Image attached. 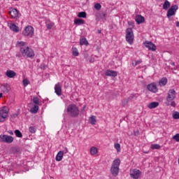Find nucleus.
I'll return each mask as SVG.
<instances>
[{"mask_svg":"<svg viewBox=\"0 0 179 179\" xmlns=\"http://www.w3.org/2000/svg\"><path fill=\"white\" fill-rule=\"evenodd\" d=\"M10 29L13 31H15V33L19 32V27L16 26V24H10Z\"/></svg>","mask_w":179,"mask_h":179,"instance_id":"nucleus-21","label":"nucleus"},{"mask_svg":"<svg viewBox=\"0 0 179 179\" xmlns=\"http://www.w3.org/2000/svg\"><path fill=\"white\" fill-rule=\"evenodd\" d=\"M73 55L74 57H78V55H79V51L78 50V48H73Z\"/></svg>","mask_w":179,"mask_h":179,"instance_id":"nucleus-32","label":"nucleus"},{"mask_svg":"<svg viewBox=\"0 0 179 179\" xmlns=\"http://www.w3.org/2000/svg\"><path fill=\"white\" fill-rule=\"evenodd\" d=\"M22 83H23L24 86H27V85H29L30 83V81H29V80H27V79H24L22 80Z\"/></svg>","mask_w":179,"mask_h":179,"instance_id":"nucleus-42","label":"nucleus"},{"mask_svg":"<svg viewBox=\"0 0 179 179\" xmlns=\"http://www.w3.org/2000/svg\"><path fill=\"white\" fill-rule=\"evenodd\" d=\"M20 52L25 58H34V51H33V49L29 48V46L20 48Z\"/></svg>","mask_w":179,"mask_h":179,"instance_id":"nucleus-4","label":"nucleus"},{"mask_svg":"<svg viewBox=\"0 0 179 179\" xmlns=\"http://www.w3.org/2000/svg\"><path fill=\"white\" fill-rule=\"evenodd\" d=\"M169 8H170V2L166 0L163 4V9L167 10Z\"/></svg>","mask_w":179,"mask_h":179,"instance_id":"nucleus-27","label":"nucleus"},{"mask_svg":"<svg viewBox=\"0 0 179 179\" xmlns=\"http://www.w3.org/2000/svg\"><path fill=\"white\" fill-rule=\"evenodd\" d=\"M126 41L130 44L134 43V31L132 28H128L126 30Z\"/></svg>","mask_w":179,"mask_h":179,"instance_id":"nucleus-5","label":"nucleus"},{"mask_svg":"<svg viewBox=\"0 0 179 179\" xmlns=\"http://www.w3.org/2000/svg\"><path fill=\"white\" fill-rule=\"evenodd\" d=\"M134 95H132V96H131V99H134Z\"/></svg>","mask_w":179,"mask_h":179,"instance_id":"nucleus-51","label":"nucleus"},{"mask_svg":"<svg viewBox=\"0 0 179 179\" xmlns=\"http://www.w3.org/2000/svg\"><path fill=\"white\" fill-rule=\"evenodd\" d=\"M145 46L146 47V48H148V50H150L151 51H156L157 50L156 45H155L152 42H149V41L145 42Z\"/></svg>","mask_w":179,"mask_h":179,"instance_id":"nucleus-15","label":"nucleus"},{"mask_svg":"<svg viewBox=\"0 0 179 179\" xmlns=\"http://www.w3.org/2000/svg\"><path fill=\"white\" fill-rule=\"evenodd\" d=\"M176 26H177V27H179V22H176Z\"/></svg>","mask_w":179,"mask_h":179,"instance_id":"nucleus-48","label":"nucleus"},{"mask_svg":"<svg viewBox=\"0 0 179 179\" xmlns=\"http://www.w3.org/2000/svg\"><path fill=\"white\" fill-rule=\"evenodd\" d=\"M106 76H112L113 78H115L118 74L117 71L113 70H107L105 73Z\"/></svg>","mask_w":179,"mask_h":179,"instance_id":"nucleus-17","label":"nucleus"},{"mask_svg":"<svg viewBox=\"0 0 179 179\" xmlns=\"http://www.w3.org/2000/svg\"><path fill=\"white\" fill-rule=\"evenodd\" d=\"M17 45L18 47H20V48H24L27 47V45L26 44V43L23 41L17 42Z\"/></svg>","mask_w":179,"mask_h":179,"instance_id":"nucleus-28","label":"nucleus"},{"mask_svg":"<svg viewBox=\"0 0 179 179\" xmlns=\"http://www.w3.org/2000/svg\"><path fill=\"white\" fill-rule=\"evenodd\" d=\"M140 64H142V59H141L139 60L135 61L134 66H136V65H139Z\"/></svg>","mask_w":179,"mask_h":179,"instance_id":"nucleus-44","label":"nucleus"},{"mask_svg":"<svg viewBox=\"0 0 179 179\" xmlns=\"http://www.w3.org/2000/svg\"><path fill=\"white\" fill-rule=\"evenodd\" d=\"M132 65H133V66H135V61H134V62H132Z\"/></svg>","mask_w":179,"mask_h":179,"instance_id":"nucleus-49","label":"nucleus"},{"mask_svg":"<svg viewBox=\"0 0 179 179\" xmlns=\"http://www.w3.org/2000/svg\"><path fill=\"white\" fill-rule=\"evenodd\" d=\"M78 17H86V12H80L78 13Z\"/></svg>","mask_w":179,"mask_h":179,"instance_id":"nucleus-34","label":"nucleus"},{"mask_svg":"<svg viewBox=\"0 0 179 179\" xmlns=\"http://www.w3.org/2000/svg\"><path fill=\"white\" fill-rule=\"evenodd\" d=\"M31 113H32L33 114H37L38 111V106L37 105H34L33 106L32 108H31L30 110Z\"/></svg>","mask_w":179,"mask_h":179,"instance_id":"nucleus-25","label":"nucleus"},{"mask_svg":"<svg viewBox=\"0 0 179 179\" xmlns=\"http://www.w3.org/2000/svg\"><path fill=\"white\" fill-rule=\"evenodd\" d=\"M177 9H178V6H172L167 12V17H171V16H174V15H176Z\"/></svg>","mask_w":179,"mask_h":179,"instance_id":"nucleus-10","label":"nucleus"},{"mask_svg":"<svg viewBox=\"0 0 179 179\" xmlns=\"http://www.w3.org/2000/svg\"><path fill=\"white\" fill-rule=\"evenodd\" d=\"M9 14L13 17V19L19 17V11L16 8H11L9 11Z\"/></svg>","mask_w":179,"mask_h":179,"instance_id":"nucleus-16","label":"nucleus"},{"mask_svg":"<svg viewBox=\"0 0 179 179\" xmlns=\"http://www.w3.org/2000/svg\"><path fill=\"white\" fill-rule=\"evenodd\" d=\"M8 113H9V109L8 107L4 106L0 110V122H4L5 120H6V117H8Z\"/></svg>","mask_w":179,"mask_h":179,"instance_id":"nucleus-7","label":"nucleus"},{"mask_svg":"<svg viewBox=\"0 0 179 179\" xmlns=\"http://www.w3.org/2000/svg\"><path fill=\"white\" fill-rule=\"evenodd\" d=\"M14 134H15L17 138H23V134H22V132L19 129L15 130Z\"/></svg>","mask_w":179,"mask_h":179,"instance_id":"nucleus-26","label":"nucleus"},{"mask_svg":"<svg viewBox=\"0 0 179 179\" xmlns=\"http://www.w3.org/2000/svg\"><path fill=\"white\" fill-rule=\"evenodd\" d=\"M115 148H116L117 152H121V145H120V143H115Z\"/></svg>","mask_w":179,"mask_h":179,"instance_id":"nucleus-38","label":"nucleus"},{"mask_svg":"<svg viewBox=\"0 0 179 179\" xmlns=\"http://www.w3.org/2000/svg\"><path fill=\"white\" fill-rule=\"evenodd\" d=\"M98 33H101V31H98Z\"/></svg>","mask_w":179,"mask_h":179,"instance_id":"nucleus-52","label":"nucleus"},{"mask_svg":"<svg viewBox=\"0 0 179 179\" xmlns=\"http://www.w3.org/2000/svg\"><path fill=\"white\" fill-rule=\"evenodd\" d=\"M173 117L174 118V120H178L179 119V113L178 112L173 113Z\"/></svg>","mask_w":179,"mask_h":179,"instance_id":"nucleus-40","label":"nucleus"},{"mask_svg":"<svg viewBox=\"0 0 179 179\" xmlns=\"http://www.w3.org/2000/svg\"><path fill=\"white\" fill-rule=\"evenodd\" d=\"M0 90L2 93H4V94H8V93L10 92V85L8 83L1 85L0 86Z\"/></svg>","mask_w":179,"mask_h":179,"instance_id":"nucleus-11","label":"nucleus"},{"mask_svg":"<svg viewBox=\"0 0 179 179\" xmlns=\"http://www.w3.org/2000/svg\"><path fill=\"white\" fill-rule=\"evenodd\" d=\"M74 24H77L78 26H80V24H85V20L82 19H76L74 20Z\"/></svg>","mask_w":179,"mask_h":179,"instance_id":"nucleus-24","label":"nucleus"},{"mask_svg":"<svg viewBox=\"0 0 179 179\" xmlns=\"http://www.w3.org/2000/svg\"><path fill=\"white\" fill-rule=\"evenodd\" d=\"M2 97V92H0V99Z\"/></svg>","mask_w":179,"mask_h":179,"instance_id":"nucleus-50","label":"nucleus"},{"mask_svg":"<svg viewBox=\"0 0 179 179\" xmlns=\"http://www.w3.org/2000/svg\"><path fill=\"white\" fill-rule=\"evenodd\" d=\"M67 114L70 117L76 118L79 117L80 111L79 108L76 104H70L67 106Z\"/></svg>","mask_w":179,"mask_h":179,"instance_id":"nucleus-1","label":"nucleus"},{"mask_svg":"<svg viewBox=\"0 0 179 179\" xmlns=\"http://www.w3.org/2000/svg\"><path fill=\"white\" fill-rule=\"evenodd\" d=\"M13 118H17V113L13 114Z\"/></svg>","mask_w":179,"mask_h":179,"instance_id":"nucleus-46","label":"nucleus"},{"mask_svg":"<svg viewBox=\"0 0 179 179\" xmlns=\"http://www.w3.org/2000/svg\"><path fill=\"white\" fill-rule=\"evenodd\" d=\"M47 29H48V30H51V29H52V27H54V23L53 22H49L47 24Z\"/></svg>","mask_w":179,"mask_h":179,"instance_id":"nucleus-35","label":"nucleus"},{"mask_svg":"<svg viewBox=\"0 0 179 179\" xmlns=\"http://www.w3.org/2000/svg\"><path fill=\"white\" fill-rule=\"evenodd\" d=\"M97 148H96V147H92L91 148H90V153H91V155H96V154H97Z\"/></svg>","mask_w":179,"mask_h":179,"instance_id":"nucleus-29","label":"nucleus"},{"mask_svg":"<svg viewBox=\"0 0 179 179\" xmlns=\"http://www.w3.org/2000/svg\"><path fill=\"white\" fill-rule=\"evenodd\" d=\"M120 164H121V161L120 159H115L110 167V173L113 177H117L120 173Z\"/></svg>","mask_w":179,"mask_h":179,"instance_id":"nucleus-3","label":"nucleus"},{"mask_svg":"<svg viewBox=\"0 0 179 179\" xmlns=\"http://www.w3.org/2000/svg\"><path fill=\"white\" fill-rule=\"evenodd\" d=\"M90 124H92V125H94L96 122V116H92L90 118Z\"/></svg>","mask_w":179,"mask_h":179,"instance_id":"nucleus-31","label":"nucleus"},{"mask_svg":"<svg viewBox=\"0 0 179 179\" xmlns=\"http://www.w3.org/2000/svg\"><path fill=\"white\" fill-rule=\"evenodd\" d=\"M173 139L176 141V142H179V134H176L175 136H173Z\"/></svg>","mask_w":179,"mask_h":179,"instance_id":"nucleus-43","label":"nucleus"},{"mask_svg":"<svg viewBox=\"0 0 179 179\" xmlns=\"http://www.w3.org/2000/svg\"><path fill=\"white\" fill-rule=\"evenodd\" d=\"M8 133L10 134V135H13V131L12 130H9L8 131Z\"/></svg>","mask_w":179,"mask_h":179,"instance_id":"nucleus-45","label":"nucleus"},{"mask_svg":"<svg viewBox=\"0 0 179 179\" xmlns=\"http://www.w3.org/2000/svg\"><path fill=\"white\" fill-rule=\"evenodd\" d=\"M89 62H91V63L94 62V59H91L89 60Z\"/></svg>","mask_w":179,"mask_h":179,"instance_id":"nucleus-47","label":"nucleus"},{"mask_svg":"<svg viewBox=\"0 0 179 179\" xmlns=\"http://www.w3.org/2000/svg\"><path fill=\"white\" fill-rule=\"evenodd\" d=\"M15 141V138L12 136L3 134L0 135V142H3V143H12Z\"/></svg>","mask_w":179,"mask_h":179,"instance_id":"nucleus-6","label":"nucleus"},{"mask_svg":"<svg viewBox=\"0 0 179 179\" xmlns=\"http://www.w3.org/2000/svg\"><path fill=\"white\" fill-rule=\"evenodd\" d=\"M80 45H89V42H87V39H86V38H83L80 39Z\"/></svg>","mask_w":179,"mask_h":179,"instance_id":"nucleus-23","label":"nucleus"},{"mask_svg":"<svg viewBox=\"0 0 179 179\" xmlns=\"http://www.w3.org/2000/svg\"><path fill=\"white\" fill-rule=\"evenodd\" d=\"M24 37H31L34 34V28L31 26H27L22 31Z\"/></svg>","mask_w":179,"mask_h":179,"instance_id":"nucleus-8","label":"nucleus"},{"mask_svg":"<svg viewBox=\"0 0 179 179\" xmlns=\"http://www.w3.org/2000/svg\"><path fill=\"white\" fill-rule=\"evenodd\" d=\"M136 22L137 24H141V23H143V22H145V17H142V15H137L136 17Z\"/></svg>","mask_w":179,"mask_h":179,"instance_id":"nucleus-19","label":"nucleus"},{"mask_svg":"<svg viewBox=\"0 0 179 179\" xmlns=\"http://www.w3.org/2000/svg\"><path fill=\"white\" fill-rule=\"evenodd\" d=\"M14 1H19V0H14Z\"/></svg>","mask_w":179,"mask_h":179,"instance_id":"nucleus-53","label":"nucleus"},{"mask_svg":"<svg viewBox=\"0 0 179 179\" xmlns=\"http://www.w3.org/2000/svg\"><path fill=\"white\" fill-rule=\"evenodd\" d=\"M6 75L8 78H15V76H16V72L12 70H8L6 72Z\"/></svg>","mask_w":179,"mask_h":179,"instance_id":"nucleus-18","label":"nucleus"},{"mask_svg":"<svg viewBox=\"0 0 179 179\" xmlns=\"http://www.w3.org/2000/svg\"><path fill=\"white\" fill-rule=\"evenodd\" d=\"M141 176H142V172H141V171H139L138 169H133L130 172V177L131 178L138 179L139 178V177H141Z\"/></svg>","mask_w":179,"mask_h":179,"instance_id":"nucleus-9","label":"nucleus"},{"mask_svg":"<svg viewBox=\"0 0 179 179\" xmlns=\"http://www.w3.org/2000/svg\"><path fill=\"white\" fill-rule=\"evenodd\" d=\"M107 16V14L104 12H101L99 13V17H101L103 20H106V17Z\"/></svg>","mask_w":179,"mask_h":179,"instance_id":"nucleus-33","label":"nucleus"},{"mask_svg":"<svg viewBox=\"0 0 179 179\" xmlns=\"http://www.w3.org/2000/svg\"><path fill=\"white\" fill-rule=\"evenodd\" d=\"M55 93L57 96H62V86L59 83L56 84L55 86Z\"/></svg>","mask_w":179,"mask_h":179,"instance_id":"nucleus-13","label":"nucleus"},{"mask_svg":"<svg viewBox=\"0 0 179 179\" xmlns=\"http://www.w3.org/2000/svg\"><path fill=\"white\" fill-rule=\"evenodd\" d=\"M33 102L34 103V104H36L37 106H40V99H38V97L34 96Z\"/></svg>","mask_w":179,"mask_h":179,"instance_id":"nucleus-30","label":"nucleus"},{"mask_svg":"<svg viewBox=\"0 0 179 179\" xmlns=\"http://www.w3.org/2000/svg\"><path fill=\"white\" fill-rule=\"evenodd\" d=\"M151 148L155 150V149H160V145L159 144H152L151 145Z\"/></svg>","mask_w":179,"mask_h":179,"instance_id":"nucleus-37","label":"nucleus"},{"mask_svg":"<svg viewBox=\"0 0 179 179\" xmlns=\"http://www.w3.org/2000/svg\"><path fill=\"white\" fill-rule=\"evenodd\" d=\"M122 103V106H127V104L129 103V98L124 99Z\"/></svg>","mask_w":179,"mask_h":179,"instance_id":"nucleus-41","label":"nucleus"},{"mask_svg":"<svg viewBox=\"0 0 179 179\" xmlns=\"http://www.w3.org/2000/svg\"><path fill=\"white\" fill-rule=\"evenodd\" d=\"M176 99V90L173 89L169 90L168 92V96H166V106H171V107H176L177 104L176 101H173Z\"/></svg>","mask_w":179,"mask_h":179,"instance_id":"nucleus-2","label":"nucleus"},{"mask_svg":"<svg viewBox=\"0 0 179 179\" xmlns=\"http://www.w3.org/2000/svg\"><path fill=\"white\" fill-rule=\"evenodd\" d=\"M159 86H166L167 85V78H162L159 82Z\"/></svg>","mask_w":179,"mask_h":179,"instance_id":"nucleus-22","label":"nucleus"},{"mask_svg":"<svg viewBox=\"0 0 179 179\" xmlns=\"http://www.w3.org/2000/svg\"><path fill=\"white\" fill-rule=\"evenodd\" d=\"M94 8L96 10H100L101 9V4L97 3L94 5Z\"/></svg>","mask_w":179,"mask_h":179,"instance_id":"nucleus-39","label":"nucleus"},{"mask_svg":"<svg viewBox=\"0 0 179 179\" xmlns=\"http://www.w3.org/2000/svg\"><path fill=\"white\" fill-rule=\"evenodd\" d=\"M147 88L148 90H149V92H152V93H157V86L155 83L149 84L147 86Z\"/></svg>","mask_w":179,"mask_h":179,"instance_id":"nucleus-14","label":"nucleus"},{"mask_svg":"<svg viewBox=\"0 0 179 179\" xmlns=\"http://www.w3.org/2000/svg\"><path fill=\"white\" fill-rule=\"evenodd\" d=\"M64 153L66 154L68 153V148H66L65 150L64 151H59L57 155H56L55 160L56 162H61L64 157Z\"/></svg>","mask_w":179,"mask_h":179,"instance_id":"nucleus-12","label":"nucleus"},{"mask_svg":"<svg viewBox=\"0 0 179 179\" xmlns=\"http://www.w3.org/2000/svg\"><path fill=\"white\" fill-rule=\"evenodd\" d=\"M157 107H159V102H151L148 104V108L150 110L156 108Z\"/></svg>","mask_w":179,"mask_h":179,"instance_id":"nucleus-20","label":"nucleus"},{"mask_svg":"<svg viewBox=\"0 0 179 179\" xmlns=\"http://www.w3.org/2000/svg\"><path fill=\"white\" fill-rule=\"evenodd\" d=\"M29 130L31 134H36V131H37V129L34 127H30Z\"/></svg>","mask_w":179,"mask_h":179,"instance_id":"nucleus-36","label":"nucleus"}]
</instances>
